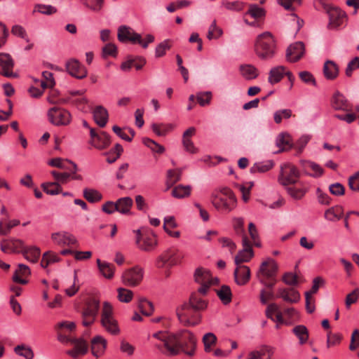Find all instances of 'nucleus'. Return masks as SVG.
I'll use <instances>...</instances> for the list:
<instances>
[{
    "label": "nucleus",
    "mask_w": 359,
    "mask_h": 359,
    "mask_svg": "<svg viewBox=\"0 0 359 359\" xmlns=\"http://www.w3.org/2000/svg\"><path fill=\"white\" fill-rule=\"evenodd\" d=\"M210 202L216 210L224 213L230 212L237 205L235 194L227 187L215 189L211 194Z\"/></svg>",
    "instance_id": "nucleus-1"
},
{
    "label": "nucleus",
    "mask_w": 359,
    "mask_h": 359,
    "mask_svg": "<svg viewBox=\"0 0 359 359\" xmlns=\"http://www.w3.org/2000/svg\"><path fill=\"white\" fill-rule=\"evenodd\" d=\"M152 337L161 341L155 344V347L163 355L173 357L180 354V342L177 332L175 333L158 331L152 334Z\"/></svg>",
    "instance_id": "nucleus-2"
},
{
    "label": "nucleus",
    "mask_w": 359,
    "mask_h": 359,
    "mask_svg": "<svg viewBox=\"0 0 359 359\" xmlns=\"http://www.w3.org/2000/svg\"><path fill=\"white\" fill-rule=\"evenodd\" d=\"M254 49L255 54L261 60L271 59L276 53V40L271 32H264L257 36L255 41Z\"/></svg>",
    "instance_id": "nucleus-3"
},
{
    "label": "nucleus",
    "mask_w": 359,
    "mask_h": 359,
    "mask_svg": "<svg viewBox=\"0 0 359 359\" xmlns=\"http://www.w3.org/2000/svg\"><path fill=\"white\" fill-rule=\"evenodd\" d=\"M100 323L104 330L111 335L116 336L121 332L118 321L114 316L113 306L108 302L103 303Z\"/></svg>",
    "instance_id": "nucleus-4"
},
{
    "label": "nucleus",
    "mask_w": 359,
    "mask_h": 359,
    "mask_svg": "<svg viewBox=\"0 0 359 359\" xmlns=\"http://www.w3.org/2000/svg\"><path fill=\"white\" fill-rule=\"evenodd\" d=\"M136 233V244L138 248L142 251L150 252L157 245L156 235L151 230L137 229Z\"/></svg>",
    "instance_id": "nucleus-5"
},
{
    "label": "nucleus",
    "mask_w": 359,
    "mask_h": 359,
    "mask_svg": "<svg viewBox=\"0 0 359 359\" xmlns=\"http://www.w3.org/2000/svg\"><path fill=\"white\" fill-rule=\"evenodd\" d=\"M100 307V302L95 297L89 298L82 312V324L86 326L91 325L95 320Z\"/></svg>",
    "instance_id": "nucleus-6"
},
{
    "label": "nucleus",
    "mask_w": 359,
    "mask_h": 359,
    "mask_svg": "<svg viewBox=\"0 0 359 359\" xmlns=\"http://www.w3.org/2000/svg\"><path fill=\"white\" fill-rule=\"evenodd\" d=\"M180 344V353L183 352L186 355L192 356L196 350V340L192 332L187 330L177 332Z\"/></svg>",
    "instance_id": "nucleus-7"
},
{
    "label": "nucleus",
    "mask_w": 359,
    "mask_h": 359,
    "mask_svg": "<svg viewBox=\"0 0 359 359\" xmlns=\"http://www.w3.org/2000/svg\"><path fill=\"white\" fill-rule=\"evenodd\" d=\"M299 176V172L295 166L286 164L281 167L278 180L281 185L286 187L298 183Z\"/></svg>",
    "instance_id": "nucleus-8"
},
{
    "label": "nucleus",
    "mask_w": 359,
    "mask_h": 359,
    "mask_svg": "<svg viewBox=\"0 0 359 359\" xmlns=\"http://www.w3.org/2000/svg\"><path fill=\"white\" fill-rule=\"evenodd\" d=\"M49 121L55 126H67L72 121V115L69 111L63 108L52 107L48 111Z\"/></svg>",
    "instance_id": "nucleus-9"
},
{
    "label": "nucleus",
    "mask_w": 359,
    "mask_h": 359,
    "mask_svg": "<svg viewBox=\"0 0 359 359\" xmlns=\"http://www.w3.org/2000/svg\"><path fill=\"white\" fill-rule=\"evenodd\" d=\"M194 309L188 304H182L177 309V315L179 320L186 326H194L201 321V316L192 315Z\"/></svg>",
    "instance_id": "nucleus-10"
},
{
    "label": "nucleus",
    "mask_w": 359,
    "mask_h": 359,
    "mask_svg": "<svg viewBox=\"0 0 359 359\" xmlns=\"http://www.w3.org/2000/svg\"><path fill=\"white\" fill-rule=\"evenodd\" d=\"M90 137L88 143L99 150L107 148L111 144V137L104 131L97 133L94 128H90Z\"/></svg>",
    "instance_id": "nucleus-11"
},
{
    "label": "nucleus",
    "mask_w": 359,
    "mask_h": 359,
    "mask_svg": "<svg viewBox=\"0 0 359 359\" xmlns=\"http://www.w3.org/2000/svg\"><path fill=\"white\" fill-rule=\"evenodd\" d=\"M143 276V269L139 266H135L123 272L122 282L126 286L135 287L142 282Z\"/></svg>",
    "instance_id": "nucleus-12"
},
{
    "label": "nucleus",
    "mask_w": 359,
    "mask_h": 359,
    "mask_svg": "<svg viewBox=\"0 0 359 359\" xmlns=\"http://www.w3.org/2000/svg\"><path fill=\"white\" fill-rule=\"evenodd\" d=\"M278 271V265L276 262L271 258L263 262L257 272L258 278H262L261 276L267 279H274Z\"/></svg>",
    "instance_id": "nucleus-13"
},
{
    "label": "nucleus",
    "mask_w": 359,
    "mask_h": 359,
    "mask_svg": "<svg viewBox=\"0 0 359 359\" xmlns=\"http://www.w3.org/2000/svg\"><path fill=\"white\" fill-rule=\"evenodd\" d=\"M304 53V44L301 41H297L287 48L286 58L290 62H296L303 57Z\"/></svg>",
    "instance_id": "nucleus-14"
},
{
    "label": "nucleus",
    "mask_w": 359,
    "mask_h": 359,
    "mask_svg": "<svg viewBox=\"0 0 359 359\" xmlns=\"http://www.w3.org/2000/svg\"><path fill=\"white\" fill-rule=\"evenodd\" d=\"M66 69L68 73L79 79L87 76L86 69L76 59H70L66 62Z\"/></svg>",
    "instance_id": "nucleus-15"
},
{
    "label": "nucleus",
    "mask_w": 359,
    "mask_h": 359,
    "mask_svg": "<svg viewBox=\"0 0 359 359\" xmlns=\"http://www.w3.org/2000/svg\"><path fill=\"white\" fill-rule=\"evenodd\" d=\"M14 61L11 56L7 53H0V68L2 74L6 77L17 78L18 74L13 72Z\"/></svg>",
    "instance_id": "nucleus-16"
},
{
    "label": "nucleus",
    "mask_w": 359,
    "mask_h": 359,
    "mask_svg": "<svg viewBox=\"0 0 359 359\" xmlns=\"http://www.w3.org/2000/svg\"><path fill=\"white\" fill-rule=\"evenodd\" d=\"M251 271L249 266L245 265H236L233 271V277L238 285H245L250 280Z\"/></svg>",
    "instance_id": "nucleus-17"
},
{
    "label": "nucleus",
    "mask_w": 359,
    "mask_h": 359,
    "mask_svg": "<svg viewBox=\"0 0 359 359\" xmlns=\"http://www.w3.org/2000/svg\"><path fill=\"white\" fill-rule=\"evenodd\" d=\"M117 37L122 43L130 41L135 43V41L140 39V34L135 32L130 27L122 25L118 29Z\"/></svg>",
    "instance_id": "nucleus-18"
},
{
    "label": "nucleus",
    "mask_w": 359,
    "mask_h": 359,
    "mask_svg": "<svg viewBox=\"0 0 359 359\" xmlns=\"http://www.w3.org/2000/svg\"><path fill=\"white\" fill-rule=\"evenodd\" d=\"M51 238L55 244L60 246L74 245L77 243L75 236L66 231L53 233Z\"/></svg>",
    "instance_id": "nucleus-19"
},
{
    "label": "nucleus",
    "mask_w": 359,
    "mask_h": 359,
    "mask_svg": "<svg viewBox=\"0 0 359 359\" xmlns=\"http://www.w3.org/2000/svg\"><path fill=\"white\" fill-rule=\"evenodd\" d=\"M329 19H330V26L332 28H337L345 20L346 14L341 9L338 8H331L327 11Z\"/></svg>",
    "instance_id": "nucleus-20"
},
{
    "label": "nucleus",
    "mask_w": 359,
    "mask_h": 359,
    "mask_svg": "<svg viewBox=\"0 0 359 359\" xmlns=\"http://www.w3.org/2000/svg\"><path fill=\"white\" fill-rule=\"evenodd\" d=\"M107 348V340L100 335H97L91 340V352L96 358L102 356Z\"/></svg>",
    "instance_id": "nucleus-21"
},
{
    "label": "nucleus",
    "mask_w": 359,
    "mask_h": 359,
    "mask_svg": "<svg viewBox=\"0 0 359 359\" xmlns=\"http://www.w3.org/2000/svg\"><path fill=\"white\" fill-rule=\"evenodd\" d=\"M278 297L285 302L293 304L297 303L300 300L299 292L292 287L279 288L278 290Z\"/></svg>",
    "instance_id": "nucleus-22"
},
{
    "label": "nucleus",
    "mask_w": 359,
    "mask_h": 359,
    "mask_svg": "<svg viewBox=\"0 0 359 359\" xmlns=\"http://www.w3.org/2000/svg\"><path fill=\"white\" fill-rule=\"evenodd\" d=\"M297 186H288L286 187V191L287 193L294 199L295 200H300L302 199L306 192L309 190L308 187L302 183L298 182V183L296 184Z\"/></svg>",
    "instance_id": "nucleus-23"
},
{
    "label": "nucleus",
    "mask_w": 359,
    "mask_h": 359,
    "mask_svg": "<svg viewBox=\"0 0 359 359\" xmlns=\"http://www.w3.org/2000/svg\"><path fill=\"white\" fill-rule=\"evenodd\" d=\"M95 122L100 127L104 128L109 118L107 110L102 106H97L93 111Z\"/></svg>",
    "instance_id": "nucleus-24"
},
{
    "label": "nucleus",
    "mask_w": 359,
    "mask_h": 359,
    "mask_svg": "<svg viewBox=\"0 0 359 359\" xmlns=\"http://www.w3.org/2000/svg\"><path fill=\"white\" fill-rule=\"evenodd\" d=\"M195 311L205 310L207 308L208 302L200 296L198 293L192 292L189 297L188 304Z\"/></svg>",
    "instance_id": "nucleus-25"
},
{
    "label": "nucleus",
    "mask_w": 359,
    "mask_h": 359,
    "mask_svg": "<svg viewBox=\"0 0 359 359\" xmlns=\"http://www.w3.org/2000/svg\"><path fill=\"white\" fill-rule=\"evenodd\" d=\"M31 274L30 269L28 266L20 264H18V269L15 270L13 276V280L17 283H20L22 285H25L27 283V280L24 278H22L20 276H29Z\"/></svg>",
    "instance_id": "nucleus-26"
},
{
    "label": "nucleus",
    "mask_w": 359,
    "mask_h": 359,
    "mask_svg": "<svg viewBox=\"0 0 359 359\" xmlns=\"http://www.w3.org/2000/svg\"><path fill=\"white\" fill-rule=\"evenodd\" d=\"M323 74L328 80H334L339 75V67L332 60H327L323 65Z\"/></svg>",
    "instance_id": "nucleus-27"
},
{
    "label": "nucleus",
    "mask_w": 359,
    "mask_h": 359,
    "mask_svg": "<svg viewBox=\"0 0 359 359\" xmlns=\"http://www.w3.org/2000/svg\"><path fill=\"white\" fill-rule=\"evenodd\" d=\"M133 204V201L130 197L120 198L116 201V211L123 215H126L130 212Z\"/></svg>",
    "instance_id": "nucleus-28"
},
{
    "label": "nucleus",
    "mask_w": 359,
    "mask_h": 359,
    "mask_svg": "<svg viewBox=\"0 0 359 359\" xmlns=\"http://www.w3.org/2000/svg\"><path fill=\"white\" fill-rule=\"evenodd\" d=\"M332 106L336 110L343 111L348 110L349 107L347 100L339 92L334 93L332 100Z\"/></svg>",
    "instance_id": "nucleus-29"
},
{
    "label": "nucleus",
    "mask_w": 359,
    "mask_h": 359,
    "mask_svg": "<svg viewBox=\"0 0 359 359\" xmlns=\"http://www.w3.org/2000/svg\"><path fill=\"white\" fill-rule=\"evenodd\" d=\"M285 73L286 69L284 66H278L272 68L269 72V82L271 84L280 82Z\"/></svg>",
    "instance_id": "nucleus-30"
},
{
    "label": "nucleus",
    "mask_w": 359,
    "mask_h": 359,
    "mask_svg": "<svg viewBox=\"0 0 359 359\" xmlns=\"http://www.w3.org/2000/svg\"><path fill=\"white\" fill-rule=\"evenodd\" d=\"M194 279L199 284L213 283L210 271L203 268H198L195 271Z\"/></svg>",
    "instance_id": "nucleus-31"
},
{
    "label": "nucleus",
    "mask_w": 359,
    "mask_h": 359,
    "mask_svg": "<svg viewBox=\"0 0 359 359\" xmlns=\"http://www.w3.org/2000/svg\"><path fill=\"white\" fill-rule=\"evenodd\" d=\"M41 250L36 246L27 248L22 250V255L29 262L36 263L40 257Z\"/></svg>",
    "instance_id": "nucleus-32"
},
{
    "label": "nucleus",
    "mask_w": 359,
    "mask_h": 359,
    "mask_svg": "<svg viewBox=\"0 0 359 359\" xmlns=\"http://www.w3.org/2000/svg\"><path fill=\"white\" fill-rule=\"evenodd\" d=\"M344 215V210L341 206H334L327 209L325 212L326 219L332 222L339 220Z\"/></svg>",
    "instance_id": "nucleus-33"
},
{
    "label": "nucleus",
    "mask_w": 359,
    "mask_h": 359,
    "mask_svg": "<svg viewBox=\"0 0 359 359\" xmlns=\"http://www.w3.org/2000/svg\"><path fill=\"white\" fill-rule=\"evenodd\" d=\"M242 76L247 80L256 79L259 75L258 69L252 65H243L240 66Z\"/></svg>",
    "instance_id": "nucleus-34"
},
{
    "label": "nucleus",
    "mask_w": 359,
    "mask_h": 359,
    "mask_svg": "<svg viewBox=\"0 0 359 359\" xmlns=\"http://www.w3.org/2000/svg\"><path fill=\"white\" fill-rule=\"evenodd\" d=\"M97 264L100 273L104 277L108 279L114 277L115 267L112 264L101 262L100 259H97Z\"/></svg>",
    "instance_id": "nucleus-35"
},
{
    "label": "nucleus",
    "mask_w": 359,
    "mask_h": 359,
    "mask_svg": "<svg viewBox=\"0 0 359 359\" xmlns=\"http://www.w3.org/2000/svg\"><path fill=\"white\" fill-rule=\"evenodd\" d=\"M254 257L253 250L242 249L238 251L234 258L236 265H242L241 264L248 262Z\"/></svg>",
    "instance_id": "nucleus-36"
},
{
    "label": "nucleus",
    "mask_w": 359,
    "mask_h": 359,
    "mask_svg": "<svg viewBox=\"0 0 359 359\" xmlns=\"http://www.w3.org/2000/svg\"><path fill=\"white\" fill-rule=\"evenodd\" d=\"M191 187L190 185H177L175 187L171 192L172 196L176 198H183L190 196Z\"/></svg>",
    "instance_id": "nucleus-37"
},
{
    "label": "nucleus",
    "mask_w": 359,
    "mask_h": 359,
    "mask_svg": "<svg viewBox=\"0 0 359 359\" xmlns=\"http://www.w3.org/2000/svg\"><path fill=\"white\" fill-rule=\"evenodd\" d=\"M216 292L224 304H228L231 302L232 293L229 286L223 285L220 289L216 290Z\"/></svg>",
    "instance_id": "nucleus-38"
},
{
    "label": "nucleus",
    "mask_w": 359,
    "mask_h": 359,
    "mask_svg": "<svg viewBox=\"0 0 359 359\" xmlns=\"http://www.w3.org/2000/svg\"><path fill=\"white\" fill-rule=\"evenodd\" d=\"M83 197L89 202V203H97L100 201L102 198V194L94 189L86 188L83 189Z\"/></svg>",
    "instance_id": "nucleus-39"
},
{
    "label": "nucleus",
    "mask_w": 359,
    "mask_h": 359,
    "mask_svg": "<svg viewBox=\"0 0 359 359\" xmlns=\"http://www.w3.org/2000/svg\"><path fill=\"white\" fill-rule=\"evenodd\" d=\"M123 151V149L122 146L118 143L116 144L113 149L108 152L104 153V155L107 156V162L109 163H114L118 158H119Z\"/></svg>",
    "instance_id": "nucleus-40"
},
{
    "label": "nucleus",
    "mask_w": 359,
    "mask_h": 359,
    "mask_svg": "<svg viewBox=\"0 0 359 359\" xmlns=\"http://www.w3.org/2000/svg\"><path fill=\"white\" fill-rule=\"evenodd\" d=\"M273 167V163L272 161H266L263 162L255 163L250 168L251 173H257V172H266L270 170Z\"/></svg>",
    "instance_id": "nucleus-41"
},
{
    "label": "nucleus",
    "mask_w": 359,
    "mask_h": 359,
    "mask_svg": "<svg viewBox=\"0 0 359 359\" xmlns=\"http://www.w3.org/2000/svg\"><path fill=\"white\" fill-rule=\"evenodd\" d=\"M42 76L44 80L39 81L36 79L34 81L35 83H39L43 89L46 88H53L55 85V81L54 80L53 73L48 71H44L42 72Z\"/></svg>",
    "instance_id": "nucleus-42"
},
{
    "label": "nucleus",
    "mask_w": 359,
    "mask_h": 359,
    "mask_svg": "<svg viewBox=\"0 0 359 359\" xmlns=\"http://www.w3.org/2000/svg\"><path fill=\"white\" fill-rule=\"evenodd\" d=\"M138 307H139L141 313L143 315H145L147 316H151L154 311L153 304L148 299L143 298V297H141L139 299Z\"/></svg>",
    "instance_id": "nucleus-43"
},
{
    "label": "nucleus",
    "mask_w": 359,
    "mask_h": 359,
    "mask_svg": "<svg viewBox=\"0 0 359 359\" xmlns=\"http://www.w3.org/2000/svg\"><path fill=\"white\" fill-rule=\"evenodd\" d=\"M292 332L298 337L300 344H304L308 341L309 332L306 326L297 325L293 328Z\"/></svg>",
    "instance_id": "nucleus-44"
},
{
    "label": "nucleus",
    "mask_w": 359,
    "mask_h": 359,
    "mask_svg": "<svg viewBox=\"0 0 359 359\" xmlns=\"http://www.w3.org/2000/svg\"><path fill=\"white\" fill-rule=\"evenodd\" d=\"M203 342L205 351L209 353L212 351V346L216 344L217 337L212 332L206 333L203 337Z\"/></svg>",
    "instance_id": "nucleus-45"
},
{
    "label": "nucleus",
    "mask_w": 359,
    "mask_h": 359,
    "mask_svg": "<svg viewBox=\"0 0 359 359\" xmlns=\"http://www.w3.org/2000/svg\"><path fill=\"white\" fill-rule=\"evenodd\" d=\"M250 15L255 19H259L265 15V11L256 4H250L245 17Z\"/></svg>",
    "instance_id": "nucleus-46"
},
{
    "label": "nucleus",
    "mask_w": 359,
    "mask_h": 359,
    "mask_svg": "<svg viewBox=\"0 0 359 359\" xmlns=\"http://www.w3.org/2000/svg\"><path fill=\"white\" fill-rule=\"evenodd\" d=\"M41 186L43 191L50 195H56L62 191V188L58 182H46Z\"/></svg>",
    "instance_id": "nucleus-47"
},
{
    "label": "nucleus",
    "mask_w": 359,
    "mask_h": 359,
    "mask_svg": "<svg viewBox=\"0 0 359 359\" xmlns=\"http://www.w3.org/2000/svg\"><path fill=\"white\" fill-rule=\"evenodd\" d=\"M172 47V41L169 39L164 40L157 45L155 49L156 57H161L164 56L166 51L170 50Z\"/></svg>",
    "instance_id": "nucleus-48"
},
{
    "label": "nucleus",
    "mask_w": 359,
    "mask_h": 359,
    "mask_svg": "<svg viewBox=\"0 0 359 359\" xmlns=\"http://www.w3.org/2000/svg\"><path fill=\"white\" fill-rule=\"evenodd\" d=\"M181 174L182 172L180 170H169L168 171L167 174V184H168V189H169L171 186H172L174 184L177 182L181 179Z\"/></svg>",
    "instance_id": "nucleus-49"
},
{
    "label": "nucleus",
    "mask_w": 359,
    "mask_h": 359,
    "mask_svg": "<svg viewBox=\"0 0 359 359\" xmlns=\"http://www.w3.org/2000/svg\"><path fill=\"white\" fill-rule=\"evenodd\" d=\"M118 299L121 302L128 303L130 302L133 297V292L123 287H119L117 290Z\"/></svg>",
    "instance_id": "nucleus-50"
},
{
    "label": "nucleus",
    "mask_w": 359,
    "mask_h": 359,
    "mask_svg": "<svg viewBox=\"0 0 359 359\" xmlns=\"http://www.w3.org/2000/svg\"><path fill=\"white\" fill-rule=\"evenodd\" d=\"M152 130L158 136H163L165 134L172 130L173 126L171 124L165 125V124H156L153 123L151 125Z\"/></svg>",
    "instance_id": "nucleus-51"
},
{
    "label": "nucleus",
    "mask_w": 359,
    "mask_h": 359,
    "mask_svg": "<svg viewBox=\"0 0 359 359\" xmlns=\"http://www.w3.org/2000/svg\"><path fill=\"white\" fill-rule=\"evenodd\" d=\"M342 334L340 333H332L330 331L327 334V346H334L339 345L342 339Z\"/></svg>",
    "instance_id": "nucleus-52"
},
{
    "label": "nucleus",
    "mask_w": 359,
    "mask_h": 359,
    "mask_svg": "<svg viewBox=\"0 0 359 359\" xmlns=\"http://www.w3.org/2000/svg\"><path fill=\"white\" fill-rule=\"evenodd\" d=\"M10 245L11 252L22 254V250L25 248L24 243L20 239L11 238L8 239Z\"/></svg>",
    "instance_id": "nucleus-53"
},
{
    "label": "nucleus",
    "mask_w": 359,
    "mask_h": 359,
    "mask_svg": "<svg viewBox=\"0 0 359 359\" xmlns=\"http://www.w3.org/2000/svg\"><path fill=\"white\" fill-rule=\"evenodd\" d=\"M222 34V29L219 28L216 25V21L213 20L211 23L209 30L207 34V38L209 40H212L213 39H218Z\"/></svg>",
    "instance_id": "nucleus-54"
},
{
    "label": "nucleus",
    "mask_w": 359,
    "mask_h": 359,
    "mask_svg": "<svg viewBox=\"0 0 359 359\" xmlns=\"http://www.w3.org/2000/svg\"><path fill=\"white\" fill-rule=\"evenodd\" d=\"M142 142L145 146L149 147L154 152L162 154L165 150L164 147L162 145L158 144L155 141L149 138H143Z\"/></svg>",
    "instance_id": "nucleus-55"
},
{
    "label": "nucleus",
    "mask_w": 359,
    "mask_h": 359,
    "mask_svg": "<svg viewBox=\"0 0 359 359\" xmlns=\"http://www.w3.org/2000/svg\"><path fill=\"white\" fill-rule=\"evenodd\" d=\"M278 2L285 10L294 11L296 10L297 6L301 5L302 0H278Z\"/></svg>",
    "instance_id": "nucleus-56"
},
{
    "label": "nucleus",
    "mask_w": 359,
    "mask_h": 359,
    "mask_svg": "<svg viewBox=\"0 0 359 359\" xmlns=\"http://www.w3.org/2000/svg\"><path fill=\"white\" fill-rule=\"evenodd\" d=\"M82 3L93 11H100L104 4V0H81Z\"/></svg>",
    "instance_id": "nucleus-57"
},
{
    "label": "nucleus",
    "mask_w": 359,
    "mask_h": 359,
    "mask_svg": "<svg viewBox=\"0 0 359 359\" xmlns=\"http://www.w3.org/2000/svg\"><path fill=\"white\" fill-rule=\"evenodd\" d=\"M276 144L279 147H282V150L287 149V147L290 148L291 147V138L290 135L284 133L279 135L276 140Z\"/></svg>",
    "instance_id": "nucleus-58"
},
{
    "label": "nucleus",
    "mask_w": 359,
    "mask_h": 359,
    "mask_svg": "<svg viewBox=\"0 0 359 359\" xmlns=\"http://www.w3.org/2000/svg\"><path fill=\"white\" fill-rule=\"evenodd\" d=\"M14 350L15 353L25 357L26 359H32L34 358V353L29 347L17 346Z\"/></svg>",
    "instance_id": "nucleus-59"
},
{
    "label": "nucleus",
    "mask_w": 359,
    "mask_h": 359,
    "mask_svg": "<svg viewBox=\"0 0 359 359\" xmlns=\"http://www.w3.org/2000/svg\"><path fill=\"white\" fill-rule=\"evenodd\" d=\"M117 47L115 44L109 43L102 48V57L107 58L109 56L116 57Z\"/></svg>",
    "instance_id": "nucleus-60"
},
{
    "label": "nucleus",
    "mask_w": 359,
    "mask_h": 359,
    "mask_svg": "<svg viewBox=\"0 0 359 359\" xmlns=\"http://www.w3.org/2000/svg\"><path fill=\"white\" fill-rule=\"evenodd\" d=\"M11 33L16 36L22 38L27 43L30 41V39L29 38L25 29L20 25H14L12 27Z\"/></svg>",
    "instance_id": "nucleus-61"
},
{
    "label": "nucleus",
    "mask_w": 359,
    "mask_h": 359,
    "mask_svg": "<svg viewBox=\"0 0 359 359\" xmlns=\"http://www.w3.org/2000/svg\"><path fill=\"white\" fill-rule=\"evenodd\" d=\"M292 116V110L289 109H281L274 113V121L280 123L283 118H289Z\"/></svg>",
    "instance_id": "nucleus-62"
},
{
    "label": "nucleus",
    "mask_w": 359,
    "mask_h": 359,
    "mask_svg": "<svg viewBox=\"0 0 359 359\" xmlns=\"http://www.w3.org/2000/svg\"><path fill=\"white\" fill-rule=\"evenodd\" d=\"M196 99L199 104L202 107H204L210 104L212 99V93L210 91L198 93L196 95Z\"/></svg>",
    "instance_id": "nucleus-63"
},
{
    "label": "nucleus",
    "mask_w": 359,
    "mask_h": 359,
    "mask_svg": "<svg viewBox=\"0 0 359 359\" xmlns=\"http://www.w3.org/2000/svg\"><path fill=\"white\" fill-rule=\"evenodd\" d=\"M348 187L351 190L359 192V171L349 177Z\"/></svg>",
    "instance_id": "nucleus-64"
}]
</instances>
